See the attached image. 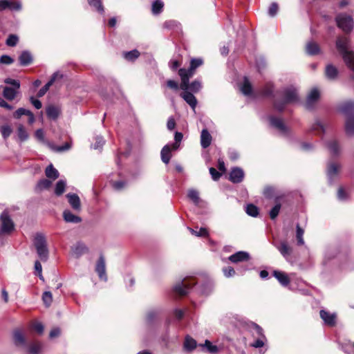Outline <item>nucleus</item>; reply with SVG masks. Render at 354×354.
Returning a JSON list of instances; mask_svg holds the SVG:
<instances>
[{"label":"nucleus","instance_id":"4be33fe9","mask_svg":"<svg viewBox=\"0 0 354 354\" xmlns=\"http://www.w3.org/2000/svg\"><path fill=\"white\" fill-rule=\"evenodd\" d=\"M250 258L249 254L246 252L240 251L231 255L229 260L232 263H238L248 261Z\"/></svg>","mask_w":354,"mask_h":354},{"label":"nucleus","instance_id":"c85d7f7f","mask_svg":"<svg viewBox=\"0 0 354 354\" xmlns=\"http://www.w3.org/2000/svg\"><path fill=\"white\" fill-rule=\"evenodd\" d=\"M46 111L48 118L56 120L60 113V108L58 106L49 105L46 107Z\"/></svg>","mask_w":354,"mask_h":354},{"label":"nucleus","instance_id":"393cba45","mask_svg":"<svg viewBox=\"0 0 354 354\" xmlns=\"http://www.w3.org/2000/svg\"><path fill=\"white\" fill-rule=\"evenodd\" d=\"M273 276L283 286H287L290 281L288 274L281 271L274 270L273 272Z\"/></svg>","mask_w":354,"mask_h":354},{"label":"nucleus","instance_id":"a211bd4d","mask_svg":"<svg viewBox=\"0 0 354 354\" xmlns=\"http://www.w3.org/2000/svg\"><path fill=\"white\" fill-rule=\"evenodd\" d=\"M160 310L159 308H151L147 311L145 315V322L148 325L153 324L159 317Z\"/></svg>","mask_w":354,"mask_h":354},{"label":"nucleus","instance_id":"f3484780","mask_svg":"<svg viewBox=\"0 0 354 354\" xmlns=\"http://www.w3.org/2000/svg\"><path fill=\"white\" fill-rule=\"evenodd\" d=\"M319 315L321 318L324 322V324L333 326L335 324L336 322V315L335 313H330L324 310H321L319 312Z\"/></svg>","mask_w":354,"mask_h":354},{"label":"nucleus","instance_id":"052dcab7","mask_svg":"<svg viewBox=\"0 0 354 354\" xmlns=\"http://www.w3.org/2000/svg\"><path fill=\"white\" fill-rule=\"evenodd\" d=\"M263 195L268 198H272L275 196V189L273 187H266L263 190Z\"/></svg>","mask_w":354,"mask_h":354},{"label":"nucleus","instance_id":"5701e85b","mask_svg":"<svg viewBox=\"0 0 354 354\" xmlns=\"http://www.w3.org/2000/svg\"><path fill=\"white\" fill-rule=\"evenodd\" d=\"M57 77H59L60 78L62 77V75H59V73H55L51 79L50 80V81H48V82H47L41 88H40V90L39 91L38 93H37V96L39 97H41L42 96H44L46 92L48 91L49 88L50 87V86L54 83V82L56 80V79L57 78Z\"/></svg>","mask_w":354,"mask_h":354},{"label":"nucleus","instance_id":"e433bc0d","mask_svg":"<svg viewBox=\"0 0 354 354\" xmlns=\"http://www.w3.org/2000/svg\"><path fill=\"white\" fill-rule=\"evenodd\" d=\"M51 185H52L51 180L43 178L37 183V184L35 187V190L37 192H41L44 189H49L51 187Z\"/></svg>","mask_w":354,"mask_h":354},{"label":"nucleus","instance_id":"423d86ee","mask_svg":"<svg viewBox=\"0 0 354 354\" xmlns=\"http://www.w3.org/2000/svg\"><path fill=\"white\" fill-rule=\"evenodd\" d=\"M195 282L192 279H185L180 282L177 283L174 287V291L179 295L183 296L187 295L192 287L195 285Z\"/></svg>","mask_w":354,"mask_h":354},{"label":"nucleus","instance_id":"ddd939ff","mask_svg":"<svg viewBox=\"0 0 354 354\" xmlns=\"http://www.w3.org/2000/svg\"><path fill=\"white\" fill-rule=\"evenodd\" d=\"M319 98V91L317 88L312 89L307 96L306 107L308 109H312Z\"/></svg>","mask_w":354,"mask_h":354},{"label":"nucleus","instance_id":"7c9ffc66","mask_svg":"<svg viewBox=\"0 0 354 354\" xmlns=\"http://www.w3.org/2000/svg\"><path fill=\"white\" fill-rule=\"evenodd\" d=\"M196 346L197 342L194 339L188 335L185 337L183 348L186 351L191 352L194 351Z\"/></svg>","mask_w":354,"mask_h":354},{"label":"nucleus","instance_id":"2f4dec72","mask_svg":"<svg viewBox=\"0 0 354 354\" xmlns=\"http://www.w3.org/2000/svg\"><path fill=\"white\" fill-rule=\"evenodd\" d=\"M202 88V83L200 80H196L193 81L191 84L189 82L187 83L186 88H181L183 91H191L193 93H198Z\"/></svg>","mask_w":354,"mask_h":354},{"label":"nucleus","instance_id":"09e8293b","mask_svg":"<svg viewBox=\"0 0 354 354\" xmlns=\"http://www.w3.org/2000/svg\"><path fill=\"white\" fill-rule=\"evenodd\" d=\"M17 135L21 141H25L28 138V133L22 124H19L17 129Z\"/></svg>","mask_w":354,"mask_h":354},{"label":"nucleus","instance_id":"0e129e2a","mask_svg":"<svg viewBox=\"0 0 354 354\" xmlns=\"http://www.w3.org/2000/svg\"><path fill=\"white\" fill-rule=\"evenodd\" d=\"M30 113V111L24 108L18 109L13 114L15 118L19 119L24 115H28Z\"/></svg>","mask_w":354,"mask_h":354},{"label":"nucleus","instance_id":"4d7b16f0","mask_svg":"<svg viewBox=\"0 0 354 354\" xmlns=\"http://www.w3.org/2000/svg\"><path fill=\"white\" fill-rule=\"evenodd\" d=\"M42 299L46 306H49L53 301V296L50 291H46L43 293Z\"/></svg>","mask_w":354,"mask_h":354},{"label":"nucleus","instance_id":"473e14b6","mask_svg":"<svg viewBox=\"0 0 354 354\" xmlns=\"http://www.w3.org/2000/svg\"><path fill=\"white\" fill-rule=\"evenodd\" d=\"M172 147L168 145L163 147L161 150V160L165 164H168L171 158V151Z\"/></svg>","mask_w":354,"mask_h":354},{"label":"nucleus","instance_id":"de8ad7c7","mask_svg":"<svg viewBox=\"0 0 354 354\" xmlns=\"http://www.w3.org/2000/svg\"><path fill=\"white\" fill-rule=\"evenodd\" d=\"M304 234V230L299 226V225H297V230H296V239L297 241V245H302L304 244V240L303 238Z\"/></svg>","mask_w":354,"mask_h":354},{"label":"nucleus","instance_id":"0eeeda50","mask_svg":"<svg viewBox=\"0 0 354 354\" xmlns=\"http://www.w3.org/2000/svg\"><path fill=\"white\" fill-rule=\"evenodd\" d=\"M0 220L1 223V231L2 233L8 234L14 230L15 224L7 211L5 210L1 213Z\"/></svg>","mask_w":354,"mask_h":354},{"label":"nucleus","instance_id":"49530a36","mask_svg":"<svg viewBox=\"0 0 354 354\" xmlns=\"http://www.w3.org/2000/svg\"><path fill=\"white\" fill-rule=\"evenodd\" d=\"M310 131H317V133H324L326 129L324 125L319 120H316L310 127Z\"/></svg>","mask_w":354,"mask_h":354},{"label":"nucleus","instance_id":"69168bd1","mask_svg":"<svg viewBox=\"0 0 354 354\" xmlns=\"http://www.w3.org/2000/svg\"><path fill=\"white\" fill-rule=\"evenodd\" d=\"M35 270L36 274L38 275L39 279L41 280H44V277L42 275V266L39 261H36L35 262Z\"/></svg>","mask_w":354,"mask_h":354},{"label":"nucleus","instance_id":"f03ea898","mask_svg":"<svg viewBox=\"0 0 354 354\" xmlns=\"http://www.w3.org/2000/svg\"><path fill=\"white\" fill-rule=\"evenodd\" d=\"M340 111L347 118L345 124V131L347 135L354 134V102H345L340 107Z\"/></svg>","mask_w":354,"mask_h":354},{"label":"nucleus","instance_id":"603ef678","mask_svg":"<svg viewBox=\"0 0 354 354\" xmlns=\"http://www.w3.org/2000/svg\"><path fill=\"white\" fill-rule=\"evenodd\" d=\"M95 144L91 145V147L94 149H100L103 147V145L105 143V140L104 138L100 136H97L95 138Z\"/></svg>","mask_w":354,"mask_h":354},{"label":"nucleus","instance_id":"72a5a7b5","mask_svg":"<svg viewBox=\"0 0 354 354\" xmlns=\"http://www.w3.org/2000/svg\"><path fill=\"white\" fill-rule=\"evenodd\" d=\"M325 74L328 79L335 80L338 75L337 68L332 64H328L326 67Z\"/></svg>","mask_w":354,"mask_h":354},{"label":"nucleus","instance_id":"a18cd8bd","mask_svg":"<svg viewBox=\"0 0 354 354\" xmlns=\"http://www.w3.org/2000/svg\"><path fill=\"white\" fill-rule=\"evenodd\" d=\"M123 55L127 60L133 62L140 56V53L137 50H133L124 53Z\"/></svg>","mask_w":354,"mask_h":354},{"label":"nucleus","instance_id":"4468645a","mask_svg":"<svg viewBox=\"0 0 354 354\" xmlns=\"http://www.w3.org/2000/svg\"><path fill=\"white\" fill-rule=\"evenodd\" d=\"M254 332L260 336L259 339L255 340L251 346L254 348H261L264 345V342L266 340V337L263 334V329L257 324H254Z\"/></svg>","mask_w":354,"mask_h":354},{"label":"nucleus","instance_id":"e2e57ef3","mask_svg":"<svg viewBox=\"0 0 354 354\" xmlns=\"http://www.w3.org/2000/svg\"><path fill=\"white\" fill-rule=\"evenodd\" d=\"M278 10H279L278 4L275 2H273L271 3V5L269 7L268 15L270 17H273L277 14Z\"/></svg>","mask_w":354,"mask_h":354},{"label":"nucleus","instance_id":"4c0bfd02","mask_svg":"<svg viewBox=\"0 0 354 354\" xmlns=\"http://www.w3.org/2000/svg\"><path fill=\"white\" fill-rule=\"evenodd\" d=\"M20 64L22 66H27L32 61V57L28 51H23L19 57Z\"/></svg>","mask_w":354,"mask_h":354},{"label":"nucleus","instance_id":"f704fd0d","mask_svg":"<svg viewBox=\"0 0 354 354\" xmlns=\"http://www.w3.org/2000/svg\"><path fill=\"white\" fill-rule=\"evenodd\" d=\"M327 147L333 156H338L340 153V147L339 143L335 140H329L327 142Z\"/></svg>","mask_w":354,"mask_h":354},{"label":"nucleus","instance_id":"864d4df0","mask_svg":"<svg viewBox=\"0 0 354 354\" xmlns=\"http://www.w3.org/2000/svg\"><path fill=\"white\" fill-rule=\"evenodd\" d=\"M281 209V204L277 203V204L270 209L269 215L271 219L274 220L278 216Z\"/></svg>","mask_w":354,"mask_h":354},{"label":"nucleus","instance_id":"bf43d9fd","mask_svg":"<svg viewBox=\"0 0 354 354\" xmlns=\"http://www.w3.org/2000/svg\"><path fill=\"white\" fill-rule=\"evenodd\" d=\"M337 198L339 201H346L348 199V194L343 187H339L337 192Z\"/></svg>","mask_w":354,"mask_h":354},{"label":"nucleus","instance_id":"20e7f679","mask_svg":"<svg viewBox=\"0 0 354 354\" xmlns=\"http://www.w3.org/2000/svg\"><path fill=\"white\" fill-rule=\"evenodd\" d=\"M34 245L39 259L44 261H46L48 257V250L45 236L41 234H37L35 237Z\"/></svg>","mask_w":354,"mask_h":354},{"label":"nucleus","instance_id":"774afa93","mask_svg":"<svg viewBox=\"0 0 354 354\" xmlns=\"http://www.w3.org/2000/svg\"><path fill=\"white\" fill-rule=\"evenodd\" d=\"M203 64V60L200 58H194L191 59L190 66L192 68H197Z\"/></svg>","mask_w":354,"mask_h":354},{"label":"nucleus","instance_id":"412c9836","mask_svg":"<svg viewBox=\"0 0 354 354\" xmlns=\"http://www.w3.org/2000/svg\"><path fill=\"white\" fill-rule=\"evenodd\" d=\"M212 137L207 129H204L201 133V145L204 149L207 148L212 142Z\"/></svg>","mask_w":354,"mask_h":354},{"label":"nucleus","instance_id":"2eb2a0df","mask_svg":"<svg viewBox=\"0 0 354 354\" xmlns=\"http://www.w3.org/2000/svg\"><path fill=\"white\" fill-rule=\"evenodd\" d=\"M280 254L285 258L288 259L292 253V248L286 241H281L279 245H275Z\"/></svg>","mask_w":354,"mask_h":354},{"label":"nucleus","instance_id":"338daca9","mask_svg":"<svg viewBox=\"0 0 354 354\" xmlns=\"http://www.w3.org/2000/svg\"><path fill=\"white\" fill-rule=\"evenodd\" d=\"M17 42L18 37L15 35H10L6 40V44L9 46H15Z\"/></svg>","mask_w":354,"mask_h":354},{"label":"nucleus","instance_id":"6e6d98bb","mask_svg":"<svg viewBox=\"0 0 354 354\" xmlns=\"http://www.w3.org/2000/svg\"><path fill=\"white\" fill-rule=\"evenodd\" d=\"M183 135L180 132H176L174 136L175 142L171 145L173 150H176L179 147V142H181Z\"/></svg>","mask_w":354,"mask_h":354},{"label":"nucleus","instance_id":"ea45409f","mask_svg":"<svg viewBox=\"0 0 354 354\" xmlns=\"http://www.w3.org/2000/svg\"><path fill=\"white\" fill-rule=\"evenodd\" d=\"M73 253L80 257L88 251L86 246L82 243H77L73 249Z\"/></svg>","mask_w":354,"mask_h":354},{"label":"nucleus","instance_id":"a878e982","mask_svg":"<svg viewBox=\"0 0 354 354\" xmlns=\"http://www.w3.org/2000/svg\"><path fill=\"white\" fill-rule=\"evenodd\" d=\"M3 95L8 100H13L19 88L10 87V86H4L3 87Z\"/></svg>","mask_w":354,"mask_h":354},{"label":"nucleus","instance_id":"7ed1b4c3","mask_svg":"<svg viewBox=\"0 0 354 354\" xmlns=\"http://www.w3.org/2000/svg\"><path fill=\"white\" fill-rule=\"evenodd\" d=\"M283 100L275 101L274 106L279 111H282L287 104L295 103L298 101L297 89L293 86L285 88L282 91Z\"/></svg>","mask_w":354,"mask_h":354},{"label":"nucleus","instance_id":"5fc2aeb1","mask_svg":"<svg viewBox=\"0 0 354 354\" xmlns=\"http://www.w3.org/2000/svg\"><path fill=\"white\" fill-rule=\"evenodd\" d=\"M190 232L196 236H208L207 230L205 227H201L198 231L194 230L190 227H188Z\"/></svg>","mask_w":354,"mask_h":354},{"label":"nucleus","instance_id":"dca6fc26","mask_svg":"<svg viewBox=\"0 0 354 354\" xmlns=\"http://www.w3.org/2000/svg\"><path fill=\"white\" fill-rule=\"evenodd\" d=\"M244 178V171L239 167H234L230 174V180L233 183H241Z\"/></svg>","mask_w":354,"mask_h":354},{"label":"nucleus","instance_id":"37998d69","mask_svg":"<svg viewBox=\"0 0 354 354\" xmlns=\"http://www.w3.org/2000/svg\"><path fill=\"white\" fill-rule=\"evenodd\" d=\"M241 91L245 95H249L252 93V86L247 77L244 78L243 83L241 87Z\"/></svg>","mask_w":354,"mask_h":354},{"label":"nucleus","instance_id":"cd10ccee","mask_svg":"<svg viewBox=\"0 0 354 354\" xmlns=\"http://www.w3.org/2000/svg\"><path fill=\"white\" fill-rule=\"evenodd\" d=\"M63 217L67 223H78L82 221V218L80 216L75 215L68 209L64 211Z\"/></svg>","mask_w":354,"mask_h":354},{"label":"nucleus","instance_id":"3c124183","mask_svg":"<svg viewBox=\"0 0 354 354\" xmlns=\"http://www.w3.org/2000/svg\"><path fill=\"white\" fill-rule=\"evenodd\" d=\"M246 213L253 217L257 216L259 214V209L257 206L253 204H249L245 207Z\"/></svg>","mask_w":354,"mask_h":354},{"label":"nucleus","instance_id":"13d9d810","mask_svg":"<svg viewBox=\"0 0 354 354\" xmlns=\"http://www.w3.org/2000/svg\"><path fill=\"white\" fill-rule=\"evenodd\" d=\"M0 131L3 138L6 139L10 136L12 133V129L9 125L6 124L1 127Z\"/></svg>","mask_w":354,"mask_h":354},{"label":"nucleus","instance_id":"c756f323","mask_svg":"<svg viewBox=\"0 0 354 354\" xmlns=\"http://www.w3.org/2000/svg\"><path fill=\"white\" fill-rule=\"evenodd\" d=\"M214 288V283L212 280L208 279L201 286V292L205 295H209Z\"/></svg>","mask_w":354,"mask_h":354},{"label":"nucleus","instance_id":"79ce46f5","mask_svg":"<svg viewBox=\"0 0 354 354\" xmlns=\"http://www.w3.org/2000/svg\"><path fill=\"white\" fill-rule=\"evenodd\" d=\"M88 4L93 7L97 12L101 14L104 12V6L101 0H87Z\"/></svg>","mask_w":354,"mask_h":354},{"label":"nucleus","instance_id":"58836bf2","mask_svg":"<svg viewBox=\"0 0 354 354\" xmlns=\"http://www.w3.org/2000/svg\"><path fill=\"white\" fill-rule=\"evenodd\" d=\"M187 197L196 205H198L201 201L199 192L194 189H190L187 192Z\"/></svg>","mask_w":354,"mask_h":354},{"label":"nucleus","instance_id":"a19ab883","mask_svg":"<svg viewBox=\"0 0 354 354\" xmlns=\"http://www.w3.org/2000/svg\"><path fill=\"white\" fill-rule=\"evenodd\" d=\"M164 3L162 0H155L152 3L151 11L153 15L160 14L163 8Z\"/></svg>","mask_w":354,"mask_h":354},{"label":"nucleus","instance_id":"6e6552de","mask_svg":"<svg viewBox=\"0 0 354 354\" xmlns=\"http://www.w3.org/2000/svg\"><path fill=\"white\" fill-rule=\"evenodd\" d=\"M194 68H192L191 66L188 69L180 68L178 71V75L181 79V83L180 85V88H186L187 83L189 82V79L194 75Z\"/></svg>","mask_w":354,"mask_h":354},{"label":"nucleus","instance_id":"39448f33","mask_svg":"<svg viewBox=\"0 0 354 354\" xmlns=\"http://www.w3.org/2000/svg\"><path fill=\"white\" fill-rule=\"evenodd\" d=\"M337 26L344 32H350L353 27V19L351 15L340 13L335 17Z\"/></svg>","mask_w":354,"mask_h":354},{"label":"nucleus","instance_id":"bb28decb","mask_svg":"<svg viewBox=\"0 0 354 354\" xmlns=\"http://www.w3.org/2000/svg\"><path fill=\"white\" fill-rule=\"evenodd\" d=\"M306 52L309 55H316L320 53V48L316 42L310 41L306 45Z\"/></svg>","mask_w":354,"mask_h":354},{"label":"nucleus","instance_id":"9b49d317","mask_svg":"<svg viewBox=\"0 0 354 354\" xmlns=\"http://www.w3.org/2000/svg\"><path fill=\"white\" fill-rule=\"evenodd\" d=\"M341 169V165L335 162H329L327 167V176L328 181L332 183L333 180L337 177Z\"/></svg>","mask_w":354,"mask_h":354},{"label":"nucleus","instance_id":"8fccbe9b","mask_svg":"<svg viewBox=\"0 0 354 354\" xmlns=\"http://www.w3.org/2000/svg\"><path fill=\"white\" fill-rule=\"evenodd\" d=\"M14 340L17 345H24L25 344L24 335L19 330H15L14 332Z\"/></svg>","mask_w":354,"mask_h":354},{"label":"nucleus","instance_id":"f8f14e48","mask_svg":"<svg viewBox=\"0 0 354 354\" xmlns=\"http://www.w3.org/2000/svg\"><path fill=\"white\" fill-rule=\"evenodd\" d=\"M6 8L12 11H19L21 9V4L19 1L0 0V11L6 10Z\"/></svg>","mask_w":354,"mask_h":354},{"label":"nucleus","instance_id":"6ab92c4d","mask_svg":"<svg viewBox=\"0 0 354 354\" xmlns=\"http://www.w3.org/2000/svg\"><path fill=\"white\" fill-rule=\"evenodd\" d=\"M66 198H68V203L71 207L77 212L81 210V202L80 197L76 194H67Z\"/></svg>","mask_w":354,"mask_h":354},{"label":"nucleus","instance_id":"9d476101","mask_svg":"<svg viewBox=\"0 0 354 354\" xmlns=\"http://www.w3.org/2000/svg\"><path fill=\"white\" fill-rule=\"evenodd\" d=\"M95 272L97 273L99 278L101 280H103L104 281H107L105 259L102 255L100 257L96 263Z\"/></svg>","mask_w":354,"mask_h":354},{"label":"nucleus","instance_id":"1a4fd4ad","mask_svg":"<svg viewBox=\"0 0 354 354\" xmlns=\"http://www.w3.org/2000/svg\"><path fill=\"white\" fill-rule=\"evenodd\" d=\"M269 121L270 125L277 129L280 133L284 136L288 134V129L281 118L274 116H270L269 117Z\"/></svg>","mask_w":354,"mask_h":354},{"label":"nucleus","instance_id":"b1692460","mask_svg":"<svg viewBox=\"0 0 354 354\" xmlns=\"http://www.w3.org/2000/svg\"><path fill=\"white\" fill-rule=\"evenodd\" d=\"M199 346L202 348V351L207 352L210 354H216L219 351V348L217 346L213 345L209 340L206 339L203 344H199Z\"/></svg>","mask_w":354,"mask_h":354},{"label":"nucleus","instance_id":"c03bdc74","mask_svg":"<svg viewBox=\"0 0 354 354\" xmlns=\"http://www.w3.org/2000/svg\"><path fill=\"white\" fill-rule=\"evenodd\" d=\"M66 182L64 180H59L55 185V194L57 196H61L65 191Z\"/></svg>","mask_w":354,"mask_h":354},{"label":"nucleus","instance_id":"aec40b11","mask_svg":"<svg viewBox=\"0 0 354 354\" xmlns=\"http://www.w3.org/2000/svg\"><path fill=\"white\" fill-rule=\"evenodd\" d=\"M180 97L191 106L193 110H195L197 105V100L191 92L184 91L183 93H180Z\"/></svg>","mask_w":354,"mask_h":354},{"label":"nucleus","instance_id":"c9c22d12","mask_svg":"<svg viewBox=\"0 0 354 354\" xmlns=\"http://www.w3.org/2000/svg\"><path fill=\"white\" fill-rule=\"evenodd\" d=\"M45 174L46 177L53 180H55L59 177L58 171L53 166L52 164L49 165L45 170Z\"/></svg>","mask_w":354,"mask_h":354},{"label":"nucleus","instance_id":"680f3d73","mask_svg":"<svg viewBox=\"0 0 354 354\" xmlns=\"http://www.w3.org/2000/svg\"><path fill=\"white\" fill-rule=\"evenodd\" d=\"M41 348V344L39 342L32 344L29 347V352L31 354H37Z\"/></svg>","mask_w":354,"mask_h":354},{"label":"nucleus","instance_id":"f257e3e1","mask_svg":"<svg viewBox=\"0 0 354 354\" xmlns=\"http://www.w3.org/2000/svg\"><path fill=\"white\" fill-rule=\"evenodd\" d=\"M350 40L346 37H338L336 41V47L342 55L347 67L353 72L351 77L354 79V53L348 50Z\"/></svg>","mask_w":354,"mask_h":354}]
</instances>
